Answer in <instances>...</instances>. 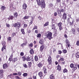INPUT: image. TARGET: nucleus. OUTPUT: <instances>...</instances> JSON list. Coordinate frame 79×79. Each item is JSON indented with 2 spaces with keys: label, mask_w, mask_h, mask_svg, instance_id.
Instances as JSON below:
<instances>
[{
  "label": "nucleus",
  "mask_w": 79,
  "mask_h": 79,
  "mask_svg": "<svg viewBox=\"0 0 79 79\" xmlns=\"http://www.w3.org/2000/svg\"><path fill=\"white\" fill-rule=\"evenodd\" d=\"M13 75H18V73H13Z\"/></svg>",
  "instance_id": "63"
},
{
  "label": "nucleus",
  "mask_w": 79,
  "mask_h": 79,
  "mask_svg": "<svg viewBox=\"0 0 79 79\" xmlns=\"http://www.w3.org/2000/svg\"><path fill=\"white\" fill-rule=\"evenodd\" d=\"M14 15L15 16V17H17L18 16V14L17 13V12H15L14 13Z\"/></svg>",
  "instance_id": "30"
},
{
  "label": "nucleus",
  "mask_w": 79,
  "mask_h": 79,
  "mask_svg": "<svg viewBox=\"0 0 79 79\" xmlns=\"http://www.w3.org/2000/svg\"><path fill=\"white\" fill-rule=\"evenodd\" d=\"M29 18V16H25L24 17V19H28Z\"/></svg>",
  "instance_id": "46"
},
{
  "label": "nucleus",
  "mask_w": 79,
  "mask_h": 79,
  "mask_svg": "<svg viewBox=\"0 0 79 79\" xmlns=\"http://www.w3.org/2000/svg\"><path fill=\"white\" fill-rule=\"evenodd\" d=\"M26 60H27V61H30V60H31V58H30L28 56L26 58Z\"/></svg>",
  "instance_id": "24"
},
{
  "label": "nucleus",
  "mask_w": 79,
  "mask_h": 79,
  "mask_svg": "<svg viewBox=\"0 0 79 79\" xmlns=\"http://www.w3.org/2000/svg\"><path fill=\"white\" fill-rule=\"evenodd\" d=\"M44 46L43 45L41 46L40 47V51H42L43 50H44Z\"/></svg>",
  "instance_id": "16"
},
{
  "label": "nucleus",
  "mask_w": 79,
  "mask_h": 79,
  "mask_svg": "<svg viewBox=\"0 0 79 79\" xmlns=\"http://www.w3.org/2000/svg\"><path fill=\"white\" fill-rule=\"evenodd\" d=\"M17 58H15L13 59V62H14L15 63V61H17Z\"/></svg>",
  "instance_id": "27"
},
{
  "label": "nucleus",
  "mask_w": 79,
  "mask_h": 79,
  "mask_svg": "<svg viewBox=\"0 0 79 79\" xmlns=\"http://www.w3.org/2000/svg\"><path fill=\"white\" fill-rule=\"evenodd\" d=\"M30 53L31 54H33L34 53V50L33 49H31L30 51Z\"/></svg>",
  "instance_id": "26"
},
{
  "label": "nucleus",
  "mask_w": 79,
  "mask_h": 79,
  "mask_svg": "<svg viewBox=\"0 0 79 79\" xmlns=\"http://www.w3.org/2000/svg\"><path fill=\"white\" fill-rule=\"evenodd\" d=\"M20 55L21 56H23L24 55V53H23V52H21L20 53Z\"/></svg>",
  "instance_id": "62"
},
{
  "label": "nucleus",
  "mask_w": 79,
  "mask_h": 79,
  "mask_svg": "<svg viewBox=\"0 0 79 79\" xmlns=\"http://www.w3.org/2000/svg\"><path fill=\"white\" fill-rule=\"evenodd\" d=\"M65 42H66V44H69V41H68V39H66V40L65 41Z\"/></svg>",
  "instance_id": "50"
},
{
  "label": "nucleus",
  "mask_w": 79,
  "mask_h": 79,
  "mask_svg": "<svg viewBox=\"0 0 79 79\" xmlns=\"http://www.w3.org/2000/svg\"><path fill=\"white\" fill-rule=\"evenodd\" d=\"M24 27H27V25L26 24H24Z\"/></svg>",
  "instance_id": "57"
},
{
  "label": "nucleus",
  "mask_w": 79,
  "mask_h": 79,
  "mask_svg": "<svg viewBox=\"0 0 79 79\" xmlns=\"http://www.w3.org/2000/svg\"><path fill=\"white\" fill-rule=\"evenodd\" d=\"M67 52V51L66 50H63V52L64 53H66Z\"/></svg>",
  "instance_id": "45"
},
{
  "label": "nucleus",
  "mask_w": 79,
  "mask_h": 79,
  "mask_svg": "<svg viewBox=\"0 0 79 79\" xmlns=\"http://www.w3.org/2000/svg\"><path fill=\"white\" fill-rule=\"evenodd\" d=\"M39 43H40V44H41L42 45V44H44V42H43V41L42 40H40V42H39Z\"/></svg>",
  "instance_id": "33"
},
{
  "label": "nucleus",
  "mask_w": 79,
  "mask_h": 79,
  "mask_svg": "<svg viewBox=\"0 0 79 79\" xmlns=\"http://www.w3.org/2000/svg\"><path fill=\"white\" fill-rule=\"evenodd\" d=\"M43 66V64H42V63L40 62L38 64V66L39 68H41V67Z\"/></svg>",
  "instance_id": "10"
},
{
  "label": "nucleus",
  "mask_w": 79,
  "mask_h": 79,
  "mask_svg": "<svg viewBox=\"0 0 79 79\" xmlns=\"http://www.w3.org/2000/svg\"><path fill=\"white\" fill-rule=\"evenodd\" d=\"M75 56L76 58H79V52H77V53L75 54Z\"/></svg>",
  "instance_id": "11"
},
{
  "label": "nucleus",
  "mask_w": 79,
  "mask_h": 79,
  "mask_svg": "<svg viewBox=\"0 0 79 79\" xmlns=\"http://www.w3.org/2000/svg\"><path fill=\"white\" fill-rule=\"evenodd\" d=\"M15 78H16V79H21L20 78H19V77L18 76H15Z\"/></svg>",
  "instance_id": "52"
},
{
  "label": "nucleus",
  "mask_w": 79,
  "mask_h": 79,
  "mask_svg": "<svg viewBox=\"0 0 79 79\" xmlns=\"http://www.w3.org/2000/svg\"><path fill=\"white\" fill-rule=\"evenodd\" d=\"M9 18L10 19H13V18H14V17L12 15H11V16H9Z\"/></svg>",
  "instance_id": "36"
},
{
  "label": "nucleus",
  "mask_w": 79,
  "mask_h": 79,
  "mask_svg": "<svg viewBox=\"0 0 79 79\" xmlns=\"http://www.w3.org/2000/svg\"><path fill=\"white\" fill-rule=\"evenodd\" d=\"M56 4H57V5H58V3H60L61 2V0H56Z\"/></svg>",
  "instance_id": "22"
},
{
  "label": "nucleus",
  "mask_w": 79,
  "mask_h": 79,
  "mask_svg": "<svg viewBox=\"0 0 79 79\" xmlns=\"http://www.w3.org/2000/svg\"><path fill=\"white\" fill-rule=\"evenodd\" d=\"M52 33L51 32H48L47 35V38L49 40H51V39L52 38Z\"/></svg>",
  "instance_id": "2"
},
{
  "label": "nucleus",
  "mask_w": 79,
  "mask_h": 79,
  "mask_svg": "<svg viewBox=\"0 0 79 79\" xmlns=\"http://www.w3.org/2000/svg\"><path fill=\"white\" fill-rule=\"evenodd\" d=\"M64 61V59L63 58H60L59 60V61Z\"/></svg>",
  "instance_id": "38"
},
{
  "label": "nucleus",
  "mask_w": 79,
  "mask_h": 79,
  "mask_svg": "<svg viewBox=\"0 0 79 79\" xmlns=\"http://www.w3.org/2000/svg\"><path fill=\"white\" fill-rule=\"evenodd\" d=\"M11 37H9L7 38V41L8 42H11Z\"/></svg>",
  "instance_id": "18"
},
{
  "label": "nucleus",
  "mask_w": 79,
  "mask_h": 79,
  "mask_svg": "<svg viewBox=\"0 0 79 79\" xmlns=\"http://www.w3.org/2000/svg\"><path fill=\"white\" fill-rule=\"evenodd\" d=\"M0 77H3V73H0Z\"/></svg>",
  "instance_id": "61"
},
{
  "label": "nucleus",
  "mask_w": 79,
  "mask_h": 79,
  "mask_svg": "<svg viewBox=\"0 0 79 79\" xmlns=\"http://www.w3.org/2000/svg\"><path fill=\"white\" fill-rule=\"evenodd\" d=\"M21 31L22 32V33L23 34H24L25 33L24 32V30L23 29H22Z\"/></svg>",
  "instance_id": "25"
},
{
  "label": "nucleus",
  "mask_w": 79,
  "mask_h": 79,
  "mask_svg": "<svg viewBox=\"0 0 79 79\" xmlns=\"http://www.w3.org/2000/svg\"><path fill=\"white\" fill-rule=\"evenodd\" d=\"M39 58H42V56L41 54L39 55Z\"/></svg>",
  "instance_id": "64"
},
{
  "label": "nucleus",
  "mask_w": 79,
  "mask_h": 79,
  "mask_svg": "<svg viewBox=\"0 0 79 79\" xmlns=\"http://www.w3.org/2000/svg\"><path fill=\"white\" fill-rule=\"evenodd\" d=\"M48 63L49 64H52V58L50 56L48 57Z\"/></svg>",
  "instance_id": "4"
},
{
  "label": "nucleus",
  "mask_w": 79,
  "mask_h": 79,
  "mask_svg": "<svg viewBox=\"0 0 79 79\" xmlns=\"http://www.w3.org/2000/svg\"><path fill=\"white\" fill-rule=\"evenodd\" d=\"M38 74L39 76L40 77H42V76H43V74L41 72H40V73H39Z\"/></svg>",
  "instance_id": "13"
},
{
  "label": "nucleus",
  "mask_w": 79,
  "mask_h": 79,
  "mask_svg": "<svg viewBox=\"0 0 79 79\" xmlns=\"http://www.w3.org/2000/svg\"><path fill=\"white\" fill-rule=\"evenodd\" d=\"M36 2H37V4L38 6H41L42 8H45V2L44 1L42 0H36Z\"/></svg>",
  "instance_id": "1"
},
{
  "label": "nucleus",
  "mask_w": 79,
  "mask_h": 79,
  "mask_svg": "<svg viewBox=\"0 0 79 79\" xmlns=\"http://www.w3.org/2000/svg\"><path fill=\"white\" fill-rule=\"evenodd\" d=\"M57 12L59 14H61V11L59 10H57Z\"/></svg>",
  "instance_id": "44"
},
{
  "label": "nucleus",
  "mask_w": 79,
  "mask_h": 79,
  "mask_svg": "<svg viewBox=\"0 0 79 79\" xmlns=\"http://www.w3.org/2000/svg\"><path fill=\"white\" fill-rule=\"evenodd\" d=\"M66 15H67L66 14V13H64L63 14V19H66V18H67V16Z\"/></svg>",
  "instance_id": "6"
},
{
  "label": "nucleus",
  "mask_w": 79,
  "mask_h": 79,
  "mask_svg": "<svg viewBox=\"0 0 79 79\" xmlns=\"http://www.w3.org/2000/svg\"><path fill=\"white\" fill-rule=\"evenodd\" d=\"M43 70L44 71V73H47V69H46V68H44Z\"/></svg>",
  "instance_id": "31"
},
{
  "label": "nucleus",
  "mask_w": 79,
  "mask_h": 79,
  "mask_svg": "<svg viewBox=\"0 0 79 79\" xmlns=\"http://www.w3.org/2000/svg\"><path fill=\"white\" fill-rule=\"evenodd\" d=\"M23 75L24 77H26V76H27V73H23Z\"/></svg>",
  "instance_id": "32"
},
{
  "label": "nucleus",
  "mask_w": 79,
  "mask_h": 79,
  "mask_svg": "<svg viewBox=\"0 0 79 79\" xmlns=\"http://www.w3.org/2000/svg\"><path fill=\"white\" fill-rule=\"evenodd\" d=\"M13 59V55H12L10 58H9V60L10 61H12V59Z\"/></svg>",
  "instance_id": "20"
},
{
  "label": "nucleus",
  "mask_w": 79,
  "mask_h": 79,
  "mask_svg": "<svg viewBox=\"0 0 79 79\" xmlns=\"http://www.w3.org/2000/svg\"><path fill=\"white\" fill-rule=\"evenodd\" d=\"M11 76H12V74H11L9 75H8L7 76V77H10V78H12V77H11Z\"/></svg>",
  "instance_id": "42"
},
{
  "label": "nucleus",
  "mask_w": 79,
  "mask_h": 79,
  "mask_svg": "<svg viewBox=\"0 0 79 79\" xmlns=\"http://www.w3.org/2000/svg\"><path fill=\"white\" fill-rule=\"evenodd\" d=\"M23 9L25 10L26 8H27V5L26 4H23Z\"/></svg>",
  "instance_id": "12"
},
{
  "label": "nucleus",
  "mask_w": 79,
  "mask_h": 79,
  "mask_svg": "<svg viewBox=\"0 0 79 79\" xmlns=\"http://www.w3.org/2000/svg\"><path fill=\"white\" fill-rule=\"evenodd\" d=\"M50 79H55V78L54 77V76H53V74H51L50 76Z\"/></svg>",
  "instance_id": "15"
},
{
  "label": "nucleus",
  "mask_w": 79,
  "mask_h": 79,
  "mask_svg": "<svg viewBox=\"0 0 79 79\" xmlns=\"http://www.w3.org/2000/svg\"><path fill=\"white\" fill-rule=\"evenodd\" d=\"M60 12H62V13H64V10L63 9H61L60 10Z\"/></svg>",
  "instance_id": "41"
},
{
  "label": "nucleus",
  "mask_w": 79,
  "mask_h": 79,
  "mask_svg": "<svg viewBox=\"0 0 79 79\" xmlns=\"http://www.w3.org/2000/svg\"><path fill=\"white\" fill-rule=\"evenodd\" d=\"M71 32H72L73 34H75L76 31H75V30L74 29H72L71 30Z\"/></svg>",
  "instance_id": "21"
},
{
  "label": "nucleus",
  "mask_w": 79,
  "mask_h": 79,
  "mask_svg": "<svg viewBox=\"0 0 79 79\" xmlns=\"http://www.w3.org/2000/svg\"><path fill=\"white\" fill-rule=\"evenodd\" d=\"M26 45V44L25 43H23V44H22L21 45V47H24V45Z\"/></svg>",
  "instance_id": "40"
},
{
  "label": "nucleus",
  "mask_w": 79,
  "mask_h": 79,
  "mask_svg": "<svg viewBox=\"0 0 79 79\" xmlns=\"http://www.w3.org/2000/svg\"><path fill=\"white\" fill-rule=\"evenodd\" d=\"M35 60L36 61H38V57L37 56H35Z\"/></svg>",
  "instance_id": "19"
},
{
  "label": "nucleus",
  "mask_w": 79,
  "mask_h": 79,
  "mask_svg": "<svg viewBox=\"0 0 79 79\" xmlns=\"http://www.w3.org/2000/svg\"><path fill=\"white\" fill-rule=\"evenodd\" d=\"M29 46H30V47H32L33 46V44H32V43H31L30 44H29Z\"/></svg>",
  "instance_id": "48"
},
{
  "label": "nucleus",
  "mask_w": 79,
  "mask_h": 79,
  "mask_svg": "<svg viewBox=\"0 0 79 79\" xmlns=\"http://www.w3.org/2000/svg\"><path fill=\"white\" fill-rule=\"evenodd\" d=\"M70 25H72L73 24V23H74V21L72 19L70 20Z\"/></svg>",
  "instance_id": "9"
},
{
  "label": "nucleus",
  "mask_w": 79,
  "mask_h": 79,
  "mask_svg": "<svg viewBox=\"0 0 79 79\" xmlns=\"http://www.w3.org/2000/svg\"><path fill=\"white\" fill-rule=\"evenodd\" d=\"M77 68V64H75L73 66V71H75Z\"/></svg>",
  "instance_id": "5"
},
{
  "label": "nucleus",
  "mask_w": 79,
  "mask_h": 79,
  "mask_svg": "<svg viewBox=\"0 0 79 79\" xmlns=\"http://www.w3.org/2000/svg\"><path fill=\"white\" fill-rule=\"evenodd\" d=\"M62 52H61V51L60 50H59L58 51V53L59 54H61V53Z\"/></svg>",
  "instance_id": "60"
},
{
  "label": "nucleus",
  "mask_w": 79,
  "mask_h": 79,
  "mask_svg": "<svg viewBox=\"0 0 79 79\" xmlns=\"http://www.w3.org/2000/svg\"><path fill=\"white\" fill-rule=\"evenodd\" d=\"M67 72L68 70H67L66 69H64L63 70V73H66Z\"/></svg>",
  "instance_id": "34"
},
{
  "label": "nucleus",
  "mask_w": 79,
  "mask_h": 79,
  "mask_svg": "<svg viewBox=\"0 0 79 79\" xmlns=\"http://www.w3.org/2000/svg\"><path fill=\"white\" fill-rule=\"evenodd\" d=\"M74 64H71L70 65V67H71V68H73V67H74Z\"/></svg>",
  "instance_id": "35"
},
{
  "label": "nucleus",
  "mask_w": 79,
  "mask_h": 79,
  "mask_svg": "<svg viewBox=\"0 0 79 79\" xmlns=\"http://www.w3.org/2000/svg\"><path fill=\"white\" fill-rule=\"evenodd\" d=\"M48 22H46L44 25V27H45V26H48Z\"/></svg>",
  "instance_id": "29"
},
{
  "label": "nucleus",
  "mask_w": 79,
  "mask_h": 79,
  "mask_svg": "<svg viewBox=\"0 0 79 79\" xmlns=\"http://www.w3.org/2000/svg\"><path fill=\"white\" fill-rule=\"evenodd\" d=\"M6 26L7 27H10V24H8V23H6Z\"/></svg>",
  "instance_id": "53"
},
{
  "label": "nucleus",
  "mask_w": 79,
  "mask_h": 79,
  "mask_svg": "<svg viewBox=\"0 0 79 79\" xmlns=\"http://www.w3.org/2000/svg\"><path fill=\"white\" fill-rule=\"evenodd\" d=\"M51 27H52V29H54V31H55L56 29H55V24H53L51 26Z\"/></svg>",
  "instance_id": "8"
},
{
  "label": "nucleus",
  "mask_w": 79,
  "mask_h": 79,
  "mask_svg": "<svg viewBox=\"0 0 79 79\" xmlns=\"http://www.w3.org/2000/svg\"><path fill=\"white\" fill-rule=\"evenodd\" d=\"M15 35V33H13L12 34V37H14V36Z\"/></svg>",
  "instance_id": "59"
},
{
  "label": "nucleus",
  "mask_w": 79,
  "mask_h": 79,
  "mask_svg": "<svg viewBox=\"0 0 79 79\" xmlns=\"http://www.w3.org/2000/svg\"><path fill=\"white\" fill-rule=\"evenodd\" d=\"M40 36H41V35L40 34H38L37 35V37H40Z\"/></svg>",
  "instance_id": "58"
},
{
  "label": "nucleus",
  "mask_w": 79,
  "mask_h": 79,
  "mask_svg": "<svg viewBox=\"0 0 79 79\" xmlns=\"http://www.w3.org/2000/svg\"><path fill=\"white\" fill-rule=\"evenodd\" d=\"M23 66L24 67V68H27V66L26 64H23Z\"/></svg>",
  "instance_id": "49"
},
{
  "label": "nucleus",
  "mask_w": 79,
  "mask_h": 79,
  "mask_svg": "<svg viewBox=\"0 0 79 79\" xmlns=\"http://www.w3.org/2000/svg\"><path fill=\"white\" fill-rule=\"evenodd\" d=\"M3 69H6V68H7V67H8V65H7L6 64H3Z\"/></svg>",
  "instance_id": "7"
},
{
  "label": "nucleus",
  "mask_w": 79,
  "mask_h": 79,
  "mask_svg": "<svg viewBox=\"0 0 79 79\" xmlns=\"http://www.w3.org/2000/svg\"><path fill=\"white\" fill-rule=\"evenodd\" d=\"M6 43L5 41L2 42V45H3L2 48V50L3 52V49H6V46L5 45Z\"/></svg>",
  "instance_id": "3"
},
{
  "label": "nucleus",
  "mask_w": 79,
  "mask_h": 79,
  "mask_svg": "<svg viewBox=\"0 0 79 79\" xmlns=\"http://www.w3.org/2000/svg\"><path fill=\"white\" fill-rule=\"evenodd\" d=\"M77 45L79 46V41H77L76 44Z\"/></svg>",
  "instance_id": "51"
},
{
  "label": "nucleus",
  "mask_w": 79,
  "mask_h": 79,
  "mask_svg": "<svg viewBox=\"0 0 79 79\" xmlns=\"http://www.w3.org/2000/svg\"><path fill=\"white\" fill-rule=\"evenodd\" d=\"M5 9V6H2V7H1V9L4 10Z\"/></svg>",
  "instance_id": "39"
},
{
  "label": "nucleus",
  "mask_w": 79,
  "mask_h": 79,
  "mask_svg": "<svg viewBox=\"0 0 79 79\" xmlns=\"http://www.w3.org/2000/svg\"><path fill=\"white\" fill-rule=\"evenodd\" d=\"M61 24H62V23H58V26L59 27H61Z\"/></svg>",
  "instance_id": "47"
},
{
  "label": "nucleus",
  "mask_w": 79,
  "mask_h": 79,
  "mask_svg": "<svg viewBox=\"0 0 79 79\" xmlns=\"http://www.w3.org/2000/svg\"><path fill=\"white\" fill-rule=\"evenodd\" d=\"M37 29V26H34L33 29V30H34V29Z\"/></svg>",
  "instance_id": "37"
},
{
  "label": "nucleus",
  "mask_w": 79,
  "mask_h": 79,
  "mask_svg": "<svg viewBox=\"0 0 79 79\" xmlns=\"http://www.w3.org/2000/svg\"><path fill=\"white\" fill-rule=\"evenodd\" d=\"M3 70H0V74H3Z\"/></svg>",
  "instance_id": "54"
},
{
  "label": "nucleus",
  "mask_w": 79,
  "mask_h": 79,
  "mask_svg": "<svg viewBox=\"0 0 79 79\" xmlns=\"http://www.w3.org/2000/svg\"><path fill=\"white\" fill-rule=\"evenodd\" d=\"M32 64V63L31 62H29V67L30 68L31 66V65Z\"/></svg>",
  "instance_id": "43"
},
{
  "label": "nucleus",
  "mask_w": 79,
  "mask_h": 79,
  "mask_svg": "<svg viewBox=\"0 0 79 79\" xmlns=\"http://www.w3.org/2000/svg\"><path fill=\"white\" fill-rule=\"evenodd\" d=\"M17 26L19 27H20L21 26V23L19 22L17 23Z\"/></svg>",
  "instance_id": "17"
},
{
  "label": "nucleus",
  "mask_w": 79,
  "mask_h": 79,
  "mask_svg": "<svg viewBox=\"0 0 79 79\" xmlns=\"http://www.w3.org/2000/svg\"><path fill=\"white\" fill-rule=\"evenodd\" d=\"M36 76L37 74L34 73L33 76V79H36Z\"/></svg>",
  "instance_id": "23"
},
{
  "label": "nucleus",
  "mask_w": 79,
  "mask_h": 79,
  "mask_svg": "<svg viewBox=\"0 0 79 79\" xmlns=\"http://www.w3.org/2000/svg\"><path fill=\"white\" fill-rule=\"evenodd\" d=\"M22 59H23V60L24 61H26V57L25 56H23L22 57Z\"/></svg>",
  "instance_id": "28"
},
{
  "label": "nucleus",
  "mask_w": 79,
  "mask_h": 79,
  "mask_svg": "<svg viewBox=\"0 0 79 79\" xmlns=\"http://www.w3.org/2000/svg\"><path fill=\"white\" fill-rule=\"evenodd\" d=\"M18 74L19 75V76H21V74H22V73H21V72H18Z\"/></svg>",
  "instance_id": "56"
},
{
  "label": "nucleus",
  "mask_w": 79,
  "mask_h": 79,
  "mask_svg": "<svg viewBox=\"0 0 79 79\" xmlns=\"http://www.w3.org/2000/svg\"><path fill=\"white\" fill-rule=\"evenodd\" d=\"M14 27H16L17 26V23H15L14 25Z\"/></svg>",
  "instance_id": "55"
},
{
  "label": "nucleus",
  "mask_w": 79,
  "mask_h": 79,
  "mask_svg": "<svg viewBox=\"0 0 79 79\" xmlns=\"http://www.w3.org/2000/svg\"><path fill=\"white\" fill-rule=\"evenodd\" d=\"M57 69L58 70V71H60V70L61 69V66H60L59 65H58L57 67Z\"/></svg>",
  "instance_id": "14"
}]
</instances>
